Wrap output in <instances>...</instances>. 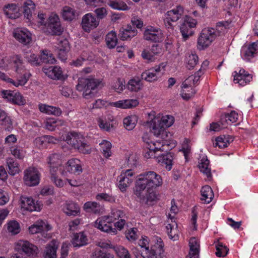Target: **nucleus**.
<instances>
[{
  "label": "nucleus",
  "instance_id": "24",
  "mask_svg": "<svg viewBox=\"0 0 258 258\" xmlns=\"http://www.w3.org/2000/svg\"><path fill=\"white\" fill-rule=\"evenodd\" d=\"M14 37L20 43L26 45L32 40L31 33L25 28L17 29L13 33Z\"/></svg>",
  "mask_w": 258,
  "mask_h": 258
},
{
  "label": "nucleus",
  "instance_id": "61",
  "mask_svg": "<svg viewBox=\"0 0 258 258\" xmlns=\"http://www.w3.org/2000/svg\"><path fill=\"white\" fill-rule=\"evenodd\" d=\"M109 216L111 218L112 222L122 218H126L124 212L117 208L112 209L110 215Z\"/></svg>",
  "mask_w": 258,
  "mask_h": 258
},
{
  "label": "nucleus",
  "instance_id": "46",
  "mask_svg": "<svg viewBox=\"0 0 258 258\" xmlns=\"http://www.w3.org/2000/svg\"><path fill=\"white\" fill-rule=\"evenodd\" d=\"M138 120V117L137 115H128L123 119V125L127 130L131 131L136 126Z\"/></svg>",
  "mask_w": 258,
  "mask_h": 258
},
{
  "label": "nucleus",
  "instance_id": "31",
  "mask_svg": "<svg viewBox=\"0 0 258 258\" xmlns=\"http://www.w3.org/2000/svg\"><path fill=\"white\" fill-rule=\"evenodd\" d=\"M51 229L50 225L42 220L38 221L35 224L29 228V231L32 234L42 232L43 231H48Z\"/></svg>",
  "mask_w": 258,
  "mask_h": 258
},
{
  "label": "nucleus",
  "instance_id": "58",
  "mask_svg": "<svg viewBox=\"0 0 258 258\" xmlns=\"http://www.w3.org/2000/svg\"><path fill=\"white\" fill-rule=\"evenodd\" d=\"M106 42L108 47L110 48H114L116 45L117 38L115 32L112 31L106 35Z\"/></svg>",
  "mask_w": 258,
  "mask_h": 258
},
{
  "label": "nucleus",
  "instance_id": "37",
  "mask_svg": "<svg viewBox=\"0 0 258 258\" xmlns=\"http://www.w3.org/2000/svg\"><path fill=\"white\" fill-rule=\"evenodd\" d=\"M57 248V241L54 239L51 240L46 247L44 258H56Z\"/></svg>",
  "mask_w": 258,
  "mask_h": 258
},
{
  "label": "nucleus",
  "instance_id": "54",
  "mask_svg": "<svg viewBox=\"0 0 258 258\" xmlns=\"http://www.w3.org/2000/svg\"><path fill=\"white\" fill-rule=\"evenodd\" d=\"M65 122L60 119H49L45 123V127L47 130L53 131L56 127L64 125Z\"/></svg>",
  "mask_w": 258,
  "mask_h": 258
},
{
  "label": "nucleus",
  "instance_id": "12",
  "mask_svg": "<svg viewBox=\"0 0 258 258\" xmlns=\"http://www.w3.org/2000/svg\"><path fill=\"white\" fill-rule=\"evenodd\" d=\"M197 24L196 19L190 16H185L184 21L180 27V32L184 40L194 34L193 28H195Z\"/></svg>",
  "mask_w": 258,
  "mask_h": 258
},
{
  "label": "nucleus",
  "instance_id": "59",
  "mask_svg": "<svg viewBox=\"0 0 258 258\" xmlns=\"http://www.w3.org/2000/svg\"><path fill=\"white\" fill-rule=\"evenodd\" d=\"M7 229L12 235H16L20 232L19 223L16 221H11L7 224Z\"/></svg>",
  "mask_w": 258,
  "mask_h": 258
},
{
  "label": "nucleus",
  "instance_id": "42",
  "mask_svg": "<svg viewBox=\"0 0 258 258\" xmlns=\"http://www.w3.org/2000/svg\"><path fill=\"white\" fill-rule=\"evenodd\" d=\"M232 141H233V138L230 136H220L215 139L213 145L215 147H218L220 149H223L227 147Z\"/></svg>",
  "mask_w": 258,
  "mask_h": 258
},
{
  "label": "nucleus",
  "instance_id": "7",
  "mask_svg": "<svg viewBox=\"0 0 258 258\" xmlns=\"http://www.w3.org/2000/svg\"><path fill=\"white\" fill-rule=\"evenodd\" d=\"M101 83L99 79L94 78H80L78 80L76 89L83 92V96L89 99L93 96L92 91L96 89Z\"/></svg>",
  "mask_w": 258,
  "mask_h": 258
},
{
  "label": "nucleus",
  "instance_id": "49",
  "mask_svg": "<svg viewBox=\"0 0 258 258\" xmlns=\"http://www.w3.org/2000/svg\"><path fill=\"white\" fill-rule=\"evenodd\" d=\"M111 117L108 118L107 120L103 116L97 118V121L99 127L104 131L109 132L113 127L112 124L111 122L113 121Z\"/></svg>",
  "mask_w": 258,
  "mask_h": 258
},
{
  "label": "nucleus",
  "instance_id": "38",
  "mask_svg": "<svg viewBox=\"0 0 258 258\" xmlns=\"http://www.w3.org/2000/svg\"><path fill=\"white\" fill-rule=\"evenodd\" d=\"M72 243L74 247H80L87 244L88 238L83 232L77 233L74 235Z\"/></svg>",
  "mask_w": 258,
  "mask_h": 258
},
{
  "label": "nucleus",
  "instance_id": "1",
  "mask_svg": "<svg viewBox=\"0 0 258 258\" xmlns=\"http://www.w3.org/2000/svg\"><path fill=\"white\" fill-rule=\"evenodd\" d=\"M163 184L161 176L153 171L139 174L135 182L134 194L139 198L147 202L157 200L156 189Z\"/></svg>",
  "mask_w": 258,
  "mask_h": 258
},
{
  "label": "nucleus",
  "instance_id": "9",
  "mask_svg": "<svg viewBox=\"0 0 258 258\" xmlns=\"http://www.w3.org/2000/svg\"><path fill=\"white\" fill-rule=\"evenodd\" d=\"M184 13V10L181 6H176L172 10L168 11L164 19V23L168 29H173V26L171 22H175L178 21Z\"/></svg>",
  "mask_w": 258,
  "mask_h": 258
},
{
  "label": "nucleus",
  "instance_id": "33",
  "mask_svg": "<svg viewBox=\"0 0 258 258\" xmlns=\"http://www.w3.org/2000/svg\"><path fill=\"white\" fill-rule=\"evenodd\" d=\"M83 209L86 212L93 213L96 214L102 213L104 211L103 207L96 202H87L83 206Z\"/></svg>",
  "mask_w": 258,
  "mask_h": 258
},
{
  "label": "nucleus",
  "instance_id": "6",
  "mask_svg": "<svg viewBox=\"0 0 258 258\" xmlns=\"http://www.w3.org/2000/svg\"><path fill=\"white\" fill-rule=\"evenodd\" d=\"M158 252L157 249H149V240L147 237H142L139 241L141 249V255L143 258H161V253L163 251L164 243L160 238H157Z\"/></svg>",
  "mask_w": 258,
  "mask_h": 258
},
{
  "label": "nucleus",
  "instance_id": "43",
  "mask_svg": "<svg viewBox=\"0 0 258 258\" xmlns=\"http://www.w3.org/2000/svg\"><path fill=\"white\" fill-rule=\"evenodd\" d=\"M202 201L205 203H210L214 198V194L211 187L209 185L204 186L201 190Z\"/></svg>",
  "mask_w": 258,
  "mask_h": 258
},
{
  "label": "nucleus",
  "instance_id": "8",
  "mask_svg": "<svg viewBox=\"0 0 258 258\" xmlns=\"http://www.w3.org/2000/svg\"><path fill=\"white\" fill-rule=\"evenodd\" d=\"M16 250L29 256H35L38 252V247L28 240H19L15 243Z\"/></svg>",
  "mask_w": 258,
  "mask_h": 258
},
{
  "label": "nucleus",
  "instance_id": "23",
  "mask_svg": "<svg viewBox=\"0 0 258 258\" xmlns=\"http://www.w3.org/2000/svg\"><path fill=\"white\" fill-rule=\"evenodd\" d=\"M147 148L150 151L149 156L150 157L153 156L152 153H156L157 151H168L170 150L171 148L169 147V144H167V141H157L156 142H151L149 143Z\"/></svg>",
  "mask_w": 258,
  "mask_h": 258
},
{
  "label": "nucleus",
  "instance_id": "44",
  "mask_svg": "<svg viewBox=\"0 0 258 258\" xmlns=\"http://www.w3.org/2000/svg\"><path fill=\"white\" fill-rule=\"evenodd\" d=\"M7 163L8 166V172L10 174L15 175L20 172V165L14 158H8L7 159Z\"/></svg>",
  "mask_w": 258,
  "mask_h": 258
},
{
  "label": "nucleus",
  "instance_id": "40",
  "mask_svg": "<svg viewBox=\"0 0 258 258\" xmlns=\"http://www.w3.org/2000/svg\"><path fill=\"white\" fill-rule=\"evenodd\" d=\"M63 211L68 215L76 216L79 214L80 208L77 204L70 201L64 205Z\"/></svg>",
  "mask_w": 258,
  "mask_h": 258
},
{
  "label": "nucleus",
  "instance_id": "55",
  "mask_svg": "<svg viewBox=\"0 0 258 258\" xmlns=\"http://www.w3.org/2000/svg\"><path fill=\"white\" fill-rule=\"evenodd\" d=\"M199 60L198 56L194 53H187L185 62L186 63V67L189 69H192L196 66Z\"/></svg>",
  "mask_w": 258,
  "mask_h": 258
},
{
  "label": "nucleus",
  "instance_id": "25",
  "mask_svg": "<svg viewBox=\"0 0 258 258\" xmlns=\"http://www.w3.org/2000/svg\"><path fill=\"white\" fill-rule=\"evenodd\" d=\"M3 11L6 17L9 19H16L21 16L19 7L16 4L12 3L5 5Z\"/></svg>",
  "mask_w": 258,
  "mask_h": 258
},
{
  "label": "nucleus",
  "instance_id": "53",
  "mask_svg": "<svg viewBox=\"0 0 258 258\" xmlns=\"http://www.w3.org/2000/svg\"><path fill=\"white\" fill-rule=\"evenodd\" d=\"M40 60L41 62L53 64L56 59L51 52L47 50H44L40 55Z\"/></svg>",
  "mask_w": 258,
  "mask_h": 258
},
{
  "label": "nucleus",
  "instance_id": "27",
  "mask_svg": "<svg viewBox=\"0 0 258 258\" xmlns=\"http://www.w3.org/2000/svg\"><path fill=\"white\" fill-rule=\"evenodd\" d=\"M47 163L49 165L50 172H57L61 164V156L58 153L50 154L47 158Z\"/></svg>",
  "mask_w": 258,
  "mask_h": 258
},
{
  "label": "nucleus",
  "instance_id": "15",
  "mask_svg": "<svg viewBox=\"0 0 258 258\" xmlns=\"http://www.w3.org/2000/svg\"><path fill=\"white\" fill-rule=\"evenodd\" d=\"M23 179L27 185L35 186L39 183L40 173L36 168L30 167L25 170Z\"/></svg>",
  "mask_w": 258,
  "mask_h": 258
},
{
  "label": "nucleus",
  "instance_id": "45",
  "mask_svg": "<svg viewBox=\"0 0 258 258\" xmlns=\"http://www.w3.org/2000/svg\"><path fill=\"white\" fill-rule=\"evenodd\" d=\"M143 87V83L139 79H132L128 81L126 84L127 89L129 91L134 92L140 91Z\"/></svg>",
  "mask_w": 258,
  "mask_h": 258
},
{
  "label": "nucleus",
  "instance_id": "57",
  "mask_svg": "<svg viewBox=\"0 0 258 258\" xmlns=\"http://www.w3.org/2000/svg\"><path fill=\"white\" fill-rule=\"evenodd\" d=\"M107 4L111 8L114 10L125 11L129 9L127 5L121 1L108 0Z\"/></svg>",
  "mask_w": 258,
  "mask_h": 258
},
{
  "label": "nucleus",
  "instance_id": "16",
  "mask_svg": "<svg viewBox=\"0 0 258 258\" xmlns=\"http://www.w3.org/2000/svg\"><path fill=\"white\" fill-rule=\"evenodd\" d=\"M233 76L234 82L242 87L248 84L252 79V75L242 68L240 69L238 71H234Z\"/></svg>",
  "mask_w": 258,
  "mask_h": 258
},
{
  "label": "nucleus",
  "instance_id": "60",
  "mask_svg": "<svg viewBox=\"0 0 258 258\" xmlns=\"http://www.w3.org/2000/svg\"><path fill=\"white\" fill-rule=\"evenodd\" d=\"M216 249L215 254L218 257H224L226 256L229 251L227 247L223 245L222 242H218L216 244Z\"/></svg>",
  "mask_w": 258,
  "mask_h": 258
},
{
  "label": "nucleus",
  "instance_id": "26",
  "mask_svg": "<svg viewBox=\"0 0 258 258\" xmlns=\"http://www.w3.org/2000/svg\"><path fill=\"white\" fill-rule=\"evenodd\" d=\"M193 85V79L191 75L187 78L182 84L181 95L184 100H188L193 95L191 86Z\"/></svg>",
  "mask_w": 258,
  "mask_h": 258
},
{
  "label": "nucleus",
  "instance_id": "11",
  "mask_svg": "<svg viewBox=\"0 0 258 258\" xmlns=\"http://www.w3.org/2000/svg\"><path fill=\"white\" fill-rule=\"evenodd\" d=\"M111 218L104 216L98 218L94 223V226L98 229L111 234H115L116 230L112 227Z\"/></svg>",
  "mask_w": 258,
  "mask_h": 258
},
{
  "label": "nucleus",
  "instance_id": "50",
  "mask_svg": "<svg viewBox=\"0 0 258 258\" xmlns=\"http://www.w3.org/2000/svg\"><path fill=\"white\" fill-rule=\"evenodd\" d=\"M35 9V5L31 0L26 1L24 5V15L25 17L30 20L32 16V13Z\"/></svg>",
  "mask_w": 258,
  "mask_h": 258
},
{
  "label": "nucleus",
  "instance_id": "5",
  "mask_svg": "<svg viewBox=\"0 0 258 258\" xmlns=\"http://www.w3.org/2000/svg\"><path fill=\"white\" fill-rule=\"evenodd\" d=\"M85 140L82 135L75 132H69L66 138L67 143L80 153L89 154L91 152V148Z\"/></svg>",
  "mask_w": 258,
  "mask_h": 258
},
{
  "label": "nucleus",
  "instance_id": "35",
  "mask_svg": "<svg viewBox=\"0 0 258 258\" xmlns=\"http://www.w3.org/2000/svg\"><path fill=\"white\" fill-rule=\"evenodd\" d=\"M39 109L42 113L57 116L60 115L62 112L60 108L45 104H39Z\"/></svg>",
  "mask_w": 258,
  "mask_h": 258
},
{
  "label": "nucleus",
  "instance_id": "47",
  "mask_svg": "<svg viewBox=\"0 0 258 258\" xmlns=\"http://www.w3.org/2000/svg\"><path fill=\"white\" fill-rule=\"evenodd\" d=\"M167 234L170 239L173 241L177 240L179 238V231L177 229L176 223L168 224L166 226Z\"/></svg>",
  "mask_w": 258,
  "mask_h": 258
},
{
  "label": "nucleus",
  "instance_id": "18",
  "mask_svg": "<svg viewBox=\"0 0 258 258\" xmlns=\"http://www.w3.org/2000/svg\"><path fill=\"white\" fill-rule=\"evenodd\" d=\"M258 41L252 42L248 45H244L241 50V56L243 59L249 61L257 53Z\"/></svg>",
  "mask_w": 258,
  "mask_h": 258
},
{
  "label": "nucleus",
  "instance_id": "56",
  "mask_svg": "<svg viewBox=\"0 0 258 258\" xmlns=\"http://www.w3.org/2000/svg\"><path fill=\"white\" fill-rule=\"evenodd\" d=\"M155 116L157 118L160 119V121L163 125L165 130L166 128L171 126L174 121V117L171 115H167L165 116H161L160 115L158 114Z\"/></svg>",
  "mask_w": 258,
  "mask_h": 258
},
{
  "label": "nucleus",
  "instance_id": "20",
  "mask_svg": "<svg viewBox=\"0 0 258 258\" xmlns=\"http://www.w3.org/2000/svg\"><path fill=\"white\" fill-rule=\"evenodd\" d=\"M99 23V21L92 13H88L83 17L81 24L83 29L89 32L96 28Z\"/></svg>",
  "mask_w": 258,
  "mask_h": 258
},
{
  "label": "nucleus",
  "instance_id": "41",
  "mask_svg": "<svg viewBox=\"0 0 258 258\" xmlns=\"http://www.w3.org/2000/svg\"><path fill=\"white\" fill-rule=\"evenodd\" d=\"M222 122L226 127L233 123L236 122L238 118V114L235 111H231L229 113H225L221 115Z\"/></svg>",
  "mask_w": 258,
  "mask_h": 258
},
{
  "label": "nucleus",
  "instance_id": "4",
  "mask_svg": "<svg viewBox=\"0 0 258 258\" xmlns=\"http://www.w3.org/2000/svg\"><path fill=\"white\" fill-rule=\"evenodd\" d=\"M226 26L223 22L217 23L216 28L208 27L203 29L198 39V47L203 50L208 47L221 33H224Z\"/></svg>",
  "mask_w": 258,
  "mask_h": 258
},
{
  "label": "nucleus",
  "instance_id": "64",
  "mask_svg": "<svg viewBox=\"0 0 258 258\" xmlns=\"http://www.w3.org/2000/svg\"><path fill=\"white\" fill-rule=\"evenodd\" d=\"M141 56L148 62H154L156 59V57H154L149 48L144 49L142 52Z\"/></svg>",
  "mask_w": 258,
  "mask_h": 258
},
{
  "label": "nucleus",
  "instance_id": "21",
  "mask_svg": "<svg viewBox=\"0 0 258 258\" xmlns=\"http://www.w3.org/2000/svg\"><path fill=\"white\" fill-rule=\"evenodd\" d=\"M2 93L3 97L13 104L23 105L26 103L24 97L19 92H15L11 90H4Z\"/></svg>",
  "mask_w": 258,
  "mask_h": 258
},
{
  "label": "nucleus",
  "instance_id": "22",
  "mask_svg": "<svg viewBox=\"0 0 258 258\" xmlns=\"http://www.w3.org/2000/svg\"><path fill=\"white\" fill-rule=\"evenodd\" d=\"M21 201V208L26 211H39L41 209L40 203L38 201L35 202L31 198L22 196Z\"/></svg>",
  "mask_w": 258,
  "mask_h": 258
},
{
  "label": "nucleus",
  "instance_id": "28",
  "mask_svg": "<svg viewBox=\"0 0 258 258\" xmlns=\"http://www.w3.org/2000/svg\"><path fill=\"white\" fill-rule=\"evenodd\" d=\"M189 251L187 258H199L200 245L199 240L196 237H191L189 240Z\"/></svg>",
  "mask_w": 258,
  "mask_h": 258
},
{
  "label": "nucleus",
  "instance_id": "36",
  "mask_svg": "<svg viewBox=\"0 0 258 258\" xmlns=\"http://www.w3.org/2000/svg\"><path fill=\"white\" fill-rule=\"evenodd\" d=\"M139 102L137 99H125L112 103V105L116 107L127 109L137 106Z\"/></svg>",
  "mask_w": 258,
  "mask_h": 258
},
{
  "label": "nucleus",
  "instance_id": "48",
  "mask_svg": "<svg viewBox=\"0 0 258 258\" xmlns=\"http://www.w3.org/2000/svg\"><path fill=\"white\" fill-rule=\"evenodd\" d=\"M76 10L70 7L65 6L62 10V16L65 20L72 21L77 16Z\"/></svg>",
  "mask_w": 258,
  "mask_h": 258
},
{
  "label": "nucleus",
  "instance_id": "14",
  "mask_svg": "<svg viewBox=\"0 0 258 258\" xmlns=\"http://www.w3.org/2000/svg\"><path fill=\"white\" fill-rule=\"evenodd\" d=\"M161 67H164L163 63L145 70L141 74L142 79L150 83L157 81L162 76Z\"/></svg>",
  "mask_w": 258,
  "mask_h": 258
},
{
  "label": "nucleus",
  "instance_id": "29",
  "mask_svg": "<svg viewBox=\"0 0 258 258\" xmlns=\"http://www.w3.org/2000/svg\"><path fill=\"white\" fill-rule=\"evenodd\" d=\"M58 45V57L61 61H65L67 59V54L70 49L69 42L64 39L60 41Z\"/></svg>",
  "mask_w": 258,
  "mask_h": 258
},
{
  "label": "nucleus",
  "instance_id": "2",
  "mask_svg": "<svg viewBox=\"0 0 258 258\" xmlns=\"http://www.w3.org/2000/svg\"><path fill=\"white\" fill-rule=\"evenodd\" d=\"M10 63L17 73L16 81L9 78L5 73L0 72V79L12 84L15 87L24 85L28 81L30 74L24 65L21 57L19 55H13L10 58Z\"/></svg>",
  "mask_w": 258,
  "mask_h": 258
},
{
  "label": "nucleus",
  "instance_id": "34",
  "mask_svg": "<svg viewBox=\"0 0 258 258\" xmlns=\"http://www.w3.org/2000/svg\"><path fill=\"white\" fill-rule=\"evenodd\" d=\"M210 162L206 156L201 157L199 163V168L201 172L205 174L208 180L212 179L211 168L209 166Z\"/></svg>",
  "mask_w": 258,
  "mask_h": 258
},
{
  "label": "nucleus",
  "instance_id": "52",
  "mask_svg": "<svg viewBox=\"0 0 258 258\" xmlns=\"http://www.w3.org/2000/svg\"><path fill=\"white\" fill-rule=\"evenodd\" d=\"M10 151L13 156L19 160H23L26 155V151L17 145L10 147Z\"/></svg>",
  "mask_w": 258,
  "mask_h": 258
},
{
  "label": "nucleus",
  "instance_id": "30",
  "mask_svg": "<svg viewBox=\"0 0 258 258\" xmlns=\"http://www.w3.org/2000/svg\"><path fill=\"white\" fill-rule=\"evenodd\" d=\"M44 72L49 78L53 80H60L62 78V70L58 66L44 68Z\"/></svg>",
  "mask_w": 258,
  "mask_h": 258
},
{
  "label": "nucleus",
  "instance_id": "39",
  "mask_svg": "<svg viewBox=\"0 0 258 258\" xmlns=\"http://www.w3.org/2000/svg\"><path fill=\"white\" fill-rule=\"evenodd\" d=\"M137 34V30L131 26H127L126 28H122L119 31V36L121 40H126L131 39Z\"/></svg>",
  "mask_w": 258,
  "mask_h": 258
},
{
  "label": "nucleus",
  "instance_id": "32",
  "mask_svg": "<svg viewBox=\"0 0 258 258\" xmlns=\"http://www.w3.org/2000/svg\"><path fill=\"white\" fill-rule=\"evenodd\" d=\"M158 162L168 171H170L172 167L173 157L171 153H166L159 155Z\"/></svg>",
  "mask_w": 258,
  "mask_h": 258
},
{
  "label": "nucleus",
  "instance_id": "10",
  "mask_svg": "<svg viewBox=\"0 0 258 258\" xmlns=\"http://www.w3.org/2000/svg\"><path fill=\"white\" fill-rule=\"evenodd\" d=\"M135 172L132 169L122 171L118 176V187L122 191H125L133 182Z\"/></svg>",
  "mask_w": 258,
  "mask_h": 258
},
{
  "label": "nucleus",
  "instance_id": "13",
  "mask_svg": "<svg viewBox=\"0 0 258 258\" xmlns=\"http://www.w3.org/2000/svg\"><path fill=\"white\" fill-rule=\"evenodd\" d=\"M144 39L154 42H160L164 39V34L162 30L158 28L148 26L144 31Z\"/></svg>",
  "mask_w": 258,
  "mask_h": 258
},
{
  "label": "nucleus",
  "instance_id": "62",
  "mask_svg": "<svg viewBox=\"0 0 258 258\" xmlns=\"http://www.w3.org/2000/svg\"><path fill=\"white\" fill-rule=\"evenodd\" d=\"M95 199L99 201H105L111 203L115 202V199L111 195L106 193H99L96 195Z\"/></svg>",
  "mask_w": 258,
  "mask_h": 258
},
{
  "label": "nucleus",
  "instance_id": "51",
  "mask_svg": "<svg viewBox=\"0 0 258 258\" xmlns=\"http://www.w3.org/2000/svg\"><path fill=\"white\" fill-rule=\"evenodd\" d=\"M101 152L103 156L106 158H108L111 155V149L112 145L110 142L103 140L99 143Z\"/></svg>",
  "mask_w": 258,
  "mask_h": 258
},
{
  "label": "nucleus",
  "instance_id": "3",
  "mask_svg": "<svg viewBox=\"0 0 258 258\" xmlns=\"http://www.w3.org/2000/svg\"><path fill=\"white\" fill-rule=\"evenodd\" d=\"M37 19V27L43 33L52 35L61 34L59 19L56 14H51L47 19L45 14L39 13Z\"/></svg>",
  "mask_w": 258,
  "mask_h": 258
},
{
  "label": "nucleus",
  "instance_id": "19",
  "mask_svg": "<svg viewBox=\"0 0 258 258\" xmlns=\"http://www.w3.org/2000/svg\"><path fill=\"white\" fill-rule=\"evenodd\" d=\"M150 116H152L151 114H149ZM153 118H151V120L148 121L149 127L151 132L156 137L161 136L163 138L166 134L163 125L160 121V119H158L153 114Z\"/></svg>",
  "mask_w": 258,
  "mask_h": 258
},
{
  "label": "nucleus",
  "instance_id": "17",
  "mask_svg": "<svg viewBox=\"0 0 258 258\" xmlns=\"http://www.w3.org/2000/svg\"><path fill=\"white\" fill-rule=\"evenodd\" d=\"M65 170L61 172L62 175L65 176L67 172L70 173L79 175L83 171L81 162L77 158H72L68 161L65 165Z\"/></svg>",
  "mask_w": 258,
  "mask_h": 258
},
{
  "label": "nucleus",
  "instance_id": "63",
  "mask_svg": "<svg viewBox=\"0 0 258 258\" xmlns=\"http://www.w3.org/2000/svg\"><path fill=\"white\" fill-rule=\"evenodd\" d=\"M125 81L123 79L120 78L117 79L112 86L114 91L118 93L122 92L125 89Z\"/></svg>",
  "mask_w": 258,
  "mask_h": 258
}]
</instances>
